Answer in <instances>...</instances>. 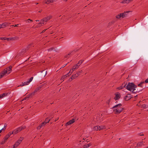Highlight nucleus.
I'll return each instance as SVG.
<instances>
[{
	"label": "nucleus",
	"mask_w": 148,
	"mask_h": 148,
	"mask_svg": "<svg viewBox=\"0 0 148 148\" xmlns=\"http://www.w3.org/2000/svg\"><path fill=\"white\" fill-rule=\"evenodd\" d=\"M12 67L11 66L5 69L0 74V78H2L3 76H6L10 74L12 71Z\"/></svg>",
	"instance_id": "1"
},
{
	"label": "nucleus",
	"mask_w": 148,
	"mask_h": 148,
	"mask_svg": "<svg viewBox=\"0 0 148 148\" xmlns=\"http://www.w3.org/2000/svg\"><path fill=\"white\" fill-rule=\"evenodd\" d=\"M113 111L115 114H119L123 110V108L122 107V105L121 103L118 104L113 107Z\"/></svg>",
	"instance_id": "2"
},
{
	"label": "nucleus",
	"mask_w": 148,
	"mask_h": 148,
	"mask_svg": "<svg viewBox=\"0 0 148 148\" xmlns=\"http://www.w3.org/2000/svg\"><path fill=\"white\" fill-rule=\"evenodd\" d=\"M136 87V86H135L133 83H129L125 87L126 88L127 90L132 92H134V90H136L135 88Z\"/></svg>",
	"instance_id": "3"
},
{
	"label": "nucleus",
	"mask_w": 148,
	"mask_h": 148,
	"mask_svg": "<svg viewBox=\"0 0 148 148\" xmlns=\"http://www.w3.org/2000/svg\"><path fill=\"white\" fill-rule=\"evenodd\" d=\"M52 18V16H47L43 19H42L38 23L39 25H38V27H40L42 26L44 24V23L46 22Z\"/></svg>",
	"instance_id": "4"
},
{
	"label": "nucleus",
	"mask_w": 148,
	"mask_h": 148,
	"mask_svg": "<svg viewBox=\"0 0 148 148\" xmlns=\"http://www.w3.org/2000/svg\"><path fill=\"white\" fill-rule=\"evenodd\" d=\"M93 121L95 122L96 123L99 124L101 123L102 121V116L99 115L95 116L93 119Z\"/></svg>",
	"instance_id": "5"
},
{
	"label": "nucleus",
	"mask_w": 148,
	"mask_h": 148,
	"mask_svg": "<svg viewBox=\"0 0 148 148\" xmlns=\"http://www.w3.org/2000/svg\"><path fill=\"white\" fill-rule=\"evenodd\" d=\"M129 12H124L122 13L117 15L116 16V18L117 19L123 18L128 16L127 14Z\"/></svg>",
	"instance_id": "6"
},
{
	"label": "nucleus",
	"mask_w": 148,
	"mask_h": 148,
	"mask_svg": "<svg viewBox=\"0 0 148 148\" xmlns=\"http://www.w3.org/2000/svg\"><path fill=\"white\" fill-rule=\"evenodd\" d=\"M23 139V137H20L18 140L15 142L14 144L13 145L12 148H16L21 143Z\"/></svg>",
	"instance_id": "7"
},
{
	"label": "nucleus",
	"mask_w": 148,
	"mask_h": 148,
	"mask_svg": "<svg viewBox=\"0 0 148 148\" xmlns=\"http://www.w3.org/2000/svg\"><path fill=\"white\" fill-rule=\"evenodd\" d=\"M33 78V77H31L27 82H24L23 83L22 82V84H20V86H22L28 85L32 81Z\"/></svg>",
	"instance_id": "8"
},
{
	"label": "nucleus",
	"mask_w": 148,
	"mask_h": 148,
	"mask_svg": "<svg viewBox=\"0 0 148 148\" xmlns=\"http://www.w3.org/2000/svg\"><path fill=\"white\" fill-rule=\"evenodd\" d=\"M79 66L78 65L76 64L74 66L73 68L70 70L69 72L70 73H72L75 70L77 69L79 67Z\"/></svg>",
	"instance_id": "9"
},
{
	"label": "nucleus",
	"mask_w": 148,
	"mask_h": 148,
	"mask_svg": "<svg viewBox=\"0 0 148 148\" xmlns=\"http://www.w3.org/2000/svg\"><path fill=\"white\" fill-rule=\"evenodd\" d=\"M115 97H114V99L115 100H118L120 97V93L117 92L115 94Z\"/></svg>",
	"instance_id": "10"
},
{
	"label": "nucleus",
	"mask_w": 148,
	"mask_h": 148,
	"mask_svg": "<svg viewBox=\"0 0 148 148\" xmlns=\"http://www.w3.org/2000/svg\"><path fill=\"white\" fill-rule=\"evenodd\" d=\"M82 72V70L79 71L77 73L75 74L74 75L72 76L71 77V79H73L75 78V77H77Z\"/></svg>",
	"instance_id": "11"
},
{
	"label": "nucleus",
	"mask_w": 148,
	"mask_h": 148,
	"mask_svg": "<svg viewBox=\"0 0 148 148\" xmlns=\"http://www.w3.org/2000/svg\"><path fill=\"white\" fill-rule=\"evenodd\" d=\"M71 75V73H70L69 72L67 74L63 75L62 77H61V80L62 82L64 80V79L65 78L69 76L70 75Z\"/></svg>",
	"instance_id": "12"
},
{
	"label": "nucleus",
	"mask_w": 148,
	"mask_h": 148,
	"mask_svg": "<svg viewBox=\"0 0 148 148\" xmlns=\"http://www.w3.org/2000/svg\"><path fill=\"white\" fill-rule=\"evenodd\" d=\"M132 96L130 94H127L125 97L124 99L125 101H128L131 99Z\"/></svg>",
	"instance_id": "13"
},
{
	"label": "nucleus",
	"mask_w": 148,
	"mask_h": 148,
	"mask_svg": "<svg viewBox=\"0 0 148 148\" xmlns=\"http://www.w3.org/2000/svg\"><path fill=\"white\" fill-rule=\"evenodd\" d=\"M75 121V119H73L71 120H70L69 121L67 122L66 124V125L67 126L73 123Z\"/></svg>",
	"instance_id": "14"
},
{
	"label": "nucleus",
	"mask_w": 148,
	"mask_h": 148,
	"mask_svg": "<svg viewBox=\"0 0 148 148\" xmlns=\"http://www.w3.org/2000/svg\"><path fill=\"white\" fill-rule=\"evenodd\" d=\"M12 133L9 132L8 134L6 135L4 138V140L6 141L8 139V138L12 134Z\"/></svg>",
	"instance_id": "15"
},
{
	"label": "nucleus",
	"mask_w": 148,
	"mask_h": 148,
	"mask_svg": "<svg viewBox=\"0 0 148 148\" xmlns=\"http://www.w3.org/2000/svg\"><path fill=\"white\" fill-rule=\"evenodd\" d=\"M46 124V123L45 122L42 123L40 125H39L37 127V129L38 130L40 129V128L44 126Z\"/></svg>",
	"instance_id": "16"
},
{
	"label": "nucleus",
	"mask_w": 148,
	"mask_h": 148,
	"mask_svg": "<svg viewBox=\"0 0 148 148\" xmlns=\"http://www.w3.org/2000/svg\"><path fill=\"white\" fill-rule=\"evenodd\" d=\"M126 84L125 83H123L121 86L117 88V89L119 90L121 89L124 87H125Z\"/></svg>",
	"instance_id": "17"
},
{
	"label": "nucleus",
	"mask_w": 148,
	"mask_h": 148,
	"mask_svg": "<svg viewBox=\"0 0 148 148\" xmlns=\"http://www.w3.org/2000/svg\"><path fill=\"white\" fill-rule=\"evenodd\" d=\"M98 129L99 130H101L104 129H106V127L104 125H101V126H99L98 125Z\"/></svg>",
	"instance_id": "18"
},
{
	"label": "nucleus",
	"mask_w": 148,
	"mask_h": 148,
	"mask_svg": "<svg viewBox=\"0 0 148 148\" xmlns=\"http://www.w3.org/2000/svg\"><path fill=\"white\" fill-rule=\"evenodd\" d=\"M145 142L143 141H141L140 142H139L137 143L136 147H141L143 145H144V143Z\"/></svg>",
	"instance_id": "19"
},
{
	"label": "nucleus",
	"mask_w": 148,
	"mask_h": 148,
	"mask_svg": "<svg viewBox=\"0 0 148 148\" xmlns=\"http://www.w3.org/2000/svg\"><path fill=\"white\" fill-rule=\"evenodd\" d=\"M26 127L25 126H24L23 127H19L18 128H16L17 130L18 131V132H19L21 131V130H22L23 129L25 128Z\"/></svg>",
	"instance_id": "20"
},
{
	"label": "nucleus",
	"mask_w": 148,
	"mask_h": 148,
	"mask_svg": "<svg viewBox=\"0 0 148 148\" xmlns=\"http://www.w3.org/2000/svg\"><path fill=\"white\" fill-rule=\"evenodd\" d=\"M26 127L25 126H24L23 127H19L18 128H16L17 130L18 131V132H19L21 131V130H22L23 129L25 128Z\"/></svg>",
	"instance_id": "21"
},
{
	"label": "nucleus",
	"mask_w": 148,
	"mask_h": 148,
	"mask_svg": "<svg viewBox=\"0 0 148 148\" xmlns=\"http://www.w3.org/2000/svg\"><path fill=\"white\" fill-rule=\"evenodd\" d=\"M92 144L90 143H89L87 144H85L83 146V148H88Z\"/></svg>",
	"instance_id": "22"
},
{
	"label": "nucleus",
	"mask_w": 148,
	"mask_h": 148,
	"mask_svg": "<svg viewBox=\"0 0 148 148\" xmlns=\"http://www.w3.org/2000/svg\"><path fill=\"white\" fill-rule=\"evenodd\" d=\"M130 0H123L121 3L124 4L128 3L130 2Z\"/></svg>",
	"instance_id": "23"
},
{
	"label": "nucleus",
	"mask_w": 148,
	"mask_h": 148,
	"mask_svg": "<svg viewBox=\"0 0 148 148\" xmlns=\"http://www.w3.org/2000/svg\"><path fill=\"white\" fill-rule=\"evenodd\" d=\"M10 133H12V134H16L18 132V130L16 129L14 130L13 132H10Z\"/></svg>",
	"instance_id": "24"
},
{
	"label": "nucleus",
	"mask_w": 148,
	"mask_h": 148,
	"mask_svg": "<svg viewBox=\"0 0 148 148\" xmlns=\"http://www.w3.org/2000/svg\"><path fill=\"white\" fill-rule=\"evenodd\" d=\"M7 94L6 93H3V94L0 95V98L2 99L3 98V97H5Z\"/></svg>",
	"instance_id": "25"
},
{
	"label": "nucleus",
	"mask_w": 148,
	"mask_h": 148,
	"mask_svg": "<svg viewBox=\"0 0 148 148\" xmlns=\"http://www.w3.org/2000/svg\"><path fill=\"white\" fill-rule=\"evenodd\" d=\"M92 130H93L98 131L99 130L98 125L96 126L93 127L92 128Z\"/></svg>",
	"instance_id": "26"
},
{
	"label": "nucleus",
	"mask_w": 148,
	"mask_h": 148,
	"mask_svg": "<svg viewBox=\"0 0 148 148\" xmlns=\"http://www.w3.org/2000/svg\"><path fill=\"white\" fill-rule=\"evenodd\" d=\"M83 62V60H81L78 62V63L77 64L79 66Z\"/></svg>",
	"instance_id": "27"
},
{
	"label": "nucleus",
	"mask_w": 148,
	"mask_h": 148,
	"mask_svg": "<svg viewBox=\"0 0 148 148\" xmlns=\"http://www.w3.org/2000/svg\"><path fill=\"white\" fill-rule=\"evenodd\" d=\"M50 119H49V117L48 118H47L46 119L45 121V122L46 123H48L49 121H50Z\"/></svg>",
	"instance_id": "28"
},
{
	"label": "nucleus",
	"mask_w": 148,
	"mask_h": 148,
	"mask_svg": "<svg viewBox=\"0 0 148 148\" xmlns=\"http://www.w3.org/2000/svg\"><path fill=\"white\" fill-rule=\"evenodd\" d=\"M141 107L143 108H146L147 106L145 104H143L141 105Z\"/></svg>",
	"instance_id": "29"
},
{
	"label": "nucleus",
	"mask_w": 148,
	"mask_h": 148,
	"mask_svg": "<svg viewBox=\"0 0 148 148\" xmlns=\"http://www.w3.org/2000/svg\"><path fill=\"white\" fill-rule=\"evenodd\" d=\"M45 3L47 4H49L50 3V2L49 0H46L45 1Z\"/></svg>",
	"instance_id": "30"
},
{
	"label": "nucleus",
	"mask_w": 148,
	"mask_h": 148,
	"mask_svg": "<svg viewBox=\"0 0 148 148\" xmlns=\"http://www.w3.org/2000/svg\"><path fill=\"white\" fill-rule=\"evenodd\" d=\"M4 25V24H0V28H3L5 27V26L4 27H3L2 26Z\"/></svg>",
	"instance_id": "31"
},
{
	"label": "nucleus",
	"mask_w": 148,
	"mask_h": 148,
	"mask_svg": "<svg viewBox=\"0 0 148 148\" xmlns=\"http://www.w3.org/2000/svg\"><path fill=\"white\" fill-rule=\"evenodd\" d=\"M6 141L5 140H3L1 143V144H4Z\"/></svg>",
	"instance_id": "32"
},
{
	"label": "nucleus",
	"mask_w": 148,
	"mask_h": 148,
	"mask_svg": "<svg viewBox=\"0 0 148 148\" xmlns=\"http://www.w3.org/2000/svg\"><path fill=\"white\" fill-rule=\"evenodd\" d=\"M50 0V2L51 3H52L54 2L55 1H56L57 0Z\"/></svg>",
	"instance_id": "33"
},
{
	"label": "nucleus",
	"mask_w": 148,
	"mask_h": 148,
	"mask_svg": "<svg viewBox=\"0 0 148 148\" xmlns=\"http://www.w3.org/2000/svg\"><path fill=\"white\" fill-rule=\"evenodd\" d=\"M27 22H28V23H29V21H30L31 22H32L33 21V20H31L30 19H28V20H27Z\"/></svg>",
	"instance_id": "34"
},
{
	"label": "nucleus",
	"mask_w": 148,
	"mask_h": 148,
	"mask_svg": "<svg viewBox=\"0 0 148 148\" xmlns=\"http://www.w3.org/2000/svg\"><path fill=\"white\" fill-rule=\"evenodd\" d=\"M5 129H6V128H5V127H3V128L1 129V130H2V131H4L5 130Z\"/></svg>",
	"instance_id": "35"
},
{
	"label": "nucleus",
	"mask_w": 148,
	"mask_h": 148,
	"mask_svg": "<svg viewBox=\"0 0 148 148\" xmlns=\"http://www.w3.org/2000/svg\"><path fill=\"white\" fill-rule=\"evenodd\" d=\"M110 100L109 99V100H108L107 101V103L109 104L110 103Z\"/></svg>",
	"instance_id": "36"
},
{
	"label": "nucleus",
	"mask_w": 148,
	"mask_h": 148,
	"mask_svg": "<svg viewBox=\"0 0 148 148\" xmlns=\"http://www.w3.org/2000/svg\"><path fill=\"white\" fill-rule=\"evenodd\" d=\"M7 126V124L6 123H5L4 124V127H5V128H6V127Z\"/></svg>",
	"instance_id": "37"
},
{
	"label": "nucleus",
	"mask_w": 148,
	"mask_h": 148,
	"mask_svg": "<svg viewBox=\"0 0 148 148\" xmlns=\"http://www.w3.org/2000/svg\"><path fill=\"white\" fill-rule=\"evenodd\" d=\"M145 83H148V79H146L145 81Z\"/></svg>",
	"instance_id": "38"
},
{
	"label": "nucleus",
	"mask_w": 148,
	"mask_h": 148,
	"mask_svg": "<svg viewBox=\"0 0 148 148\" xmlns=\"http://www.w3.org/2000/svg\"><path fill=\"white\" fill-rule=\"evenodd\" d=\"M58 119H59V118H58H58H56L55 119V121H57Z\"/></svg>",
	"instance_id": "39"
},
{
	"label": "nucleus",
	"mask_w": 148,
	"mask_h": 148,
	"mask_svg": "<svg viewBox=\"0 0 148 148\" xmlns=\"http://www.w3.org/2000/svg\"><path fill=\"white\" fill-rule=\"evenodd\" d=\"M19 24H16V25H14V27H18V25H19Z\"/></svg>",
	"instance_id": "40"
},
{
	"label": "nucleus",
	"mask_w": 148,
	"mask_h": 148,
	"mask_svg": "<svg viewBox=\"0 0 148 148\" xmlns=\"http://www.w3.org/2000/svg\"><path fill=\"white\" fill-rule=\"evenodd\" d=\"M47 29H45L44 30L42 31V33H43L44 32H45L46 30Z\"/></svg>",
	"instance_id": "41"
},
{
	"label": "nucleus",
	"mask_w": 148,
	"mask_h": 148,
	"mask_svg": "<svg viewBox=\"0 0 148 148\" xmlns=\"http://www.w3.org/2000/svg\"><path fill=\"white\" fill-rule=\"evenodd\" d=\"M142 83H141V84H139L138 85V86H141V85H142Z\"/></svg>",
	"instance_id": "42"
},
{
	"label": "nucleus",
	"mask_w": 148,
	"mask_h": 148,
	"mask_svg": "<svg viewBox=\"0 0 148 148\" xmlns=\"http://www.w3.org/2000/svg\"><path fill=\"white\" fill-rule=\"evenodd\" d=\"M42 11V10H40L39 11H38V12H41Z\"/></svg>",
	"instance_id": "43"
},
{
	"label": "nucleus",
	"mask_w": 148,
	"mask_h": 148,
	"mask_svg": "<svg viewBox=\"0 0 148 148\" xmlns=\"http://www.w3.org/2000/svg\"><path fill=\"white\" fill-rule=\"evenodd\" d=\"M137 105V106H140V105H139V103H138V104H137V105Z\"/></svg>",
	"instance_id": "44"
},
{
	"label": "nucleus",
	"mask_w": 148,
	"mask_h": 148,
	"mask_svg": "<svg viewBox=\"0 0 148 148\" xmlns=\"http://www.w3.org/2000/svg\"><path fill=\"white\" fill-rule=\"evenodd\" d=\"M2 131L1 129L0 130V133H1Z\"/></svg>",
	"instance_id": "45"
},
{
	"label": "nucleus",
	"mask_w": 148,
	"mask_h": 148,
	"mask_svg": "<svg viewBox=\"0 0 148 148\" xmlns=\"http://www.w3.org/2000/svg\"><path fill=\"white\" fill-rule=\"evenodd\" d=\"M144 135V134H143L141 135H140V136H143Z\"/></svg>",
	"instance_id": "46"
},
{
	"label": "nucleus",
	"mask_w": 148,
	"mask_h": 148,
	"mask_svg": "<svg viewBox=\"0 0 148 148\" xmlns=\"http://www.w3.org/2000/svg\"><path fill=\"white\" fill-rule=\"evenodd\" d=\"M36 22H38L39 21V20H36Z\"/></svg>",
	"instance_id": "47"
},
{
	"label": "nucleus",
	"mask_w": 148,
	"mask_h": 148,
	"mask_svg": "<svg viewBox=\"0 0 148 148\" xmlns=\"http://www.w3.org/2000/svg\"><path fill=\"white\" fill-rule=\"evenodd\" d=\"M3 39L4 40H5V38H2V39Z\"/></svg>",
	"instance_id": "48"
},
{
	"label": "nucleus",
	"mask_w": 148,
	"mask_h": 148,
	"mask_svg": "<svg viewBox=\"0 0 148 148\" xmlns=\"http://www.w3.org/2000/svg\"><path fill=\"white\" fill-rule=\"evenodd\" d=\"M71 53H69L68 54V55H70V54H71Z\"/></svg>",
	"instance_id": "49"
},
{
	"label": "nucleus",
	"mask_w": 148,
	"mask_h": 148,
	"mask_svg": "<svg viewBox=\"0 0 148 148\" xmlns=\"http://www.w3.org/2000/svg\"><path fill=\"white\" fill-rule=\"evenodd\" d=\"M14 25H11V26H12V27L13 26V27H14Z\"/></svg>",
	"instance_id": "50"
},
{
	"label": "nucleus",
	"mask_w": 148,
	"mask_h": 148,
	"mask_svg": "<svg viewBox=\"0 0 148 148\" xmlns=\"http://www.w3.org/2000/svg\"><path fill=\"white\" fill-rule=\"evenodd\" d=\"M4 26H5V24H4V25H3L2 26H3V27H4Z\"/></svg>",
	"instance_id": "51"
},
{
	"label": "nucleus",
	"mask_w": 148,
	"mask_h": 148,
	"mask_svg": "<svg viewBox=\"0 0 148 148\" xmlns=\"http://www.w3.org/2000/svg\"><path fill=\"white\" fill-rule=\"evenodd\" d=\"M0 39H2V38L0 37Z\"/></svg>",
	"instance_id": "52"
},
{
	"label": "nucleus",
	"mask_w": 148,
	"mask_h": 148,
	"mask_svg": "<svg viewBox=\"0 0 148 148\" xmlns=\"http://www.w3.org/2000/svg\"><path fill=\"white\" fill-rule=\"evenodd\" d=\"M66 65H63V66L62 67H64Z\"/></svg>",
	"instance_id": "53"
},
{
	"label": "nucleus",
	"mask_w": 148,
	"mask_h": 148,
	"mask_svg": "<svg viewBox=\"0 0 148 148\" xmlns=\"http://www.w3.org/2000/svg\"><path fill=\"white\" fill-rule=\"evenodd\" d=\"M37 91V90H35V92H36Z\"/></svg>",
	"instance_id": "54"
},
{
	"label": "nucleus",
	"mask_w": 148,
	"mask_h": 148,
	"mask_svg": "<svg viewBox=\"0 0 148 148\" xmlns=\"http://www.w3.org/2000/svg\"><path fill=\"white\" fill-rule=\"evenodd\" d=\"M67 57H68V56H65V57L67 58Z\"/></svg>",
	"instance_id": "55"
},
{
	"label": "nucleus",
	"mask_w": 148,
	"mask_h": 148,
	"mask_svg": "<svg viewBox=\"0 0 148 148\" xmlns=\"http://www.w3.org/2000/svg\"><path fill=\"white\" fill-rule=\"evenodd\" d=\"M81 141H80V144H81Z\"/></svg>",
	"instance_id": "56"
},
{
	"label": "nucleus",
	"mask_w": 148,
	"mask_h": 148,
	"mask_svg": "<svg viewBox=\"0 0 148 148\" xmlns=\"http://www.w3.org/2000/svg\"><path fill=\"white\" fill-rule=\"evenodd\" d=\"M83 140H84L83 141V142H84L85 139L84 138H83Z\"/></svg>",
	"instance_id": "57"
},
{
	"label": "nucleus",
	"mask_w": 148,
	"mask_h": 148,
	"mask_svg": "<svg viewBox=\"0 0 148 148\" xmlns=\"http://www.w3.org/2000/svg\"><path fill=\"white\" fill-rule=\"evenodd\" d=\"M48 51H49L50 50V49H48Z\"/></svg>",
	"instance_id": "58"
},
{
	"label": "nucleus",
	"mask_w": 148,
	"mask_h": 148,
	"mask_svg": "<svg viewBox=\"0 0 148 148\" xmlns=\"http://www.w3.org/2000/svg\"><path fill=\"white\" fill-rule=\"evenodd\" d=\"M25 100V99H23V100Z\"/></svg>",
	"instance_id": "59"
},
{
	"label": "nucleus",
	"mask_w": 148,
	"mask_h": 148,
	"mask_svg": "<svg viewBox=\"0 0 148 148\" xmlns=\"http://www.w3.org/2000/svg\"><path fill=\"white\" fill-rule=\"evenodd\" d=\"M146 148H148V147H147Z\"/></svg>",
	"instance_id": "60"
}]
</instances>
